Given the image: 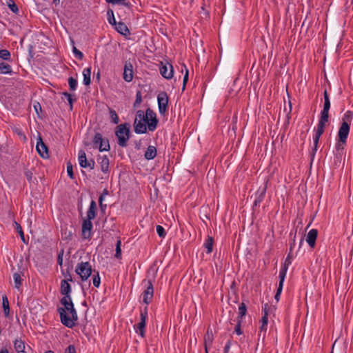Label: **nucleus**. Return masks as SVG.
Instances as JSON below:
<instances>
[{"label": "nucleus", "mask_w": 353, "mask_h": 353, "mask_svg": "<svg viewBox=\"0 0 353 353\" xmlns=\"http://www.w3.org/2000/svg\"><path fill=\"white\" fill-rule=\"evenodd\" d=\"M121 242L120 240H118L117 241L116 244V253H115V257L117 259H121Z\"/></svg>", "instance_id": "45"}, {"label": "nucleus", "mask_w": 353, "mask_h": 353, "mask_svg": "<svg viewBox=\"0 0 353 353\" xmlns=\"http://www.w3.org/2000/svg\"><path fill=\"white\" fill-rule=\"evenodd\" d=\"M143 302L148 305L152 300L154 296V288L151 280L147 281L146 289L142 293Z\"/></svg>", "instance_id": "13"}, {"label": "nucleus", "mask_w": 353, "mask_h": 353, "mask_svg": "<svg viewBox=\"0 0 353 353\" xmlns=\"http://www.w3.org/2000/svg\"><path fill=\"white\" fill-rule=\"evenodd\" d=\"M241 321H242V320L238 319L237 324L236 325V326L234 327V332H236V334L237 335H241L243 333V332H242V330L241 329Z\"/></svg>", "instance_id": "53"}, {"label": "nucleus", "mask_w": 353, "mask_h": 353, "mask_svg": "<svg viewBox=\"0 0 353 353\" xmlns=\"http://www.w3.org/2000/svg\"><path fill=\"white\" fill-rule=\"evenodd\" d=\"M72 52L77 59L79 60H82L83 58V54L75 46H73Z\"/></svg>", "instance_id": "47"}, {"label": "nucleus", "mask_w": 353, "mask_h": 353, "mask_svg": "<svg viewBox=\"0 0 353 353\" xmlns=\"http://www.w3.org/2000/svg\"><path fill=\"white\" fill-rule=\"evenodd\" d=\"M101 194L103 195L104 196H107L108 194V190L107 189H104Z\"/></svg>", "instance_id": "63"}, {"label": "nucleus", "mask_w": 353, "mask_h": 353, "mask_svg": "<svg viewBox=\"0 0 353 353\" xmlns=\"http://www.w3.org/2000/svg\"><path fill=\"white\" fill-rule=\"evenodd\" d=\"M36 149H37V152L41 157H43L44 159H47L49 157L48 147L43 143L41 137H39L37 140Z\"/></svg>", "instance_id": "15"}, {"label": "nucleus", "mask_w": 353, "mask_h": 353, "mask_svg": "<svg viewBox=\"0 0 353 353\" xmlns=\"http://www.w3.org/2000/svg\"><path fill=\"white\" fill-rule=\"evenodd\" d=\"M268 304H265L263 307V315L261 318V325L260 326V332H265L267 330L268 322V312L267 310Z\"/></svg>", "instance_id": "19"}, {"label": "nucleus", "mask_w": 353, "mask_h": 353, "mask_svg": "<svg viewBox=\"0 0 353 353\" xmlns=\"http://www.w3.org/2000/svg\"><path fill=\"white\" fill-rule=\"evenodd\" d=\"M169 98L165 91L160 92L157 95V103L159 114L165 116L168 111Z\"/></svg>", "instance_id": "9"}, {"label": "nucleus", "mask_w": 353, "mask_h": 353, "mask_svg": "<svg viewBox=\"0 0 353 353\" xmlns=\"http://www.w3.org/2000/svg\"><path fill=\"white\" fill-rule=\"evenodd\" d=\"M183 67L185 68V74L183 77V88H182V90L183 91L185 88V85L188 81V70L187 69L186 66L185 65H183Z\"/></svg>", "instance_id": "52"}, {"label": "nucleus", "mask_w": 353, "mask_h": 353, "mask_svg": "<svg viewBox=\"0 0 353 353\" xmlns=\"http://www.w3.org/2000/svg\"><path fill=\"white\" fill-rule=\"evenodd\" d=\"M97 210V203L94 200H92L88 208V210L87 212V219L90 221H92L94 219L96 216V212Z\"/></svg>", "instance_id": "23"}, {"label": "nucleus", "mask_w": 353, "mask_h": 353, "mask_svg": "<svg viewBox=\"0 0 353 353\" xmlns=\"http://www.w3.org/2000/svg\"><path fill=\"white\" fill-rule=\"evenodd\" d=\"M64 234L65 235V239H71L72 235L71 232H69L68 234H67V232H65Z\"/></svg>", "instance_id": "61"}, {"label": "nucleus", "mask_w": 353, "mask_h": 353, "mask_svg": "<svg viewBox=\"0 0 353 353\" xmlns=\"http://www.w3.org/2000/svg\"><path fill=\"white\" fill-rule=\"evenodd\" d=\"M157 156V148L153 145H149L145 152L144 157L147 160H152Z\"/></svg>", "instance_id": "27"}, {"label": "nucleus", "mask_w": 353, "mask_h": 353, "mask_svg": "<svg viewBox=\"0 0 353 353\" xmlns=\"http://www.w3.org/2000/svg\"><path fill=\"white\" fill-rule=\"evenodd\" d=\"M97 162L100 165L101 170L105 174H108L110 161L106 155L99 156L97 158Z\"/></svg>", "instance_id": "16"}, {"label": "nucleus", "mask_w": 353, "mask_h": 353, "mask_svg": "<svg viewBox=\"0 0 353 353\" xmlns=\"http://www.w3.org/2000/svg\"><path fill=\"white\" fill-rule=\"evenodd\" d=\"M34 108L36 111V112L39 114V111H41V107L39 102H36L34 103Z\"/></svg>", "instance_id": "58"}, {"label": "nucleus", "mask_w": 353, "mask_h": 353, "mask_svg": "<svg viewBox=\"0 0 353 353\" xmlns=\"http://www.w3.org/2000/svg\"><path fill=\"white\" fill-rule=\"evenodd\" d=\"M346 141H344L343 142H341L340 139H337V141L335 145V149L338 154H340L341 152L344 149Z\"/></svg>", "instance_id": "41"}, {"label": "nucleus", "mask_w": 353, "mask_h": 353, "mask_svg": "<svg viewBox=\"0 0 353 353\" xmlns=\"http://www.w3.org/2000/svg\"><path fill=\"white\" fill-rule=\"evenodd\" d=\"M148 318V307L140 310V319L139 322L134 325V329L136 333L140 335L142 338L145 336V327L146 319Z\"/></svg>", "instance_id": "6"}, {"label": "nucleus", "mask_w": 353, "mask_h": 353, "mask_svg": "<svg viewBox=\"0 0 353 353\" xmlns=\"http://www.w3.org/2000/svg\"><path fill=\"white\" fill-rule=\"evenodd\" d=\"M0 58L4 61H10L11 60V54L9 50L6 49L0 50Z\"/></svg>", "instance_id": "37"}, {"label": "nucleus", "mask_w": 353, "mask_h": 353, "mask_svg": "<svg viewBox=\"0 0 353 353\" xmlns=\"http://www.w3.org/2000/svg\"><path fill=\"white\" fill-rule=\"evenodd\" d=\"M134 72L133 65L130 61H125L123 68V78L126 82H131L133 80Z\"/></svg>", "instance_id": "14"}, {"label": "nucleus", "mask_w": 353, "mask_h": 353, "mask_svg": "<svg viewBox=\"0 0 353 353\" xmlns=\"http://www.w3.org/2000/svg\"><path fill=\"white\" fill-rule=\"evenodd\" d=\"M62 94L68 99V98H70V97H72V95L67 92H64L62 93Z\"/></svg>", "instance_id": "62"}, {"label": "nucleus", "mask_w": 353, "mask_h": 353, "mask_svg": "<svg viewBox=\"0 0 353 353\" xmlns=\"http://www.w3.org/2000/svg\"><path fill=\"white\" fill-rule=\"evenodd\" d=\"M70 281H61V287H60V292L64 296H71V286L69 284Z\"/></svg>", "instance_id": "24"}, {"label": "nucleus", "mask_w": 353, "mask_h": 353, "mask_svg": "<svg viewBox=\"0 0 353 353\" xmlns=\"http://www.w3.org/2000/svg\"><path fill=\"white\" fill-rule=\"evenodd\" d=\"M160 73L163 77L166 79H170L173 77V67L171 64L168 63L165 65H162L160 68Z\"/></svg>", "instance_id": "17"}, {"label": "nucleus", "mask_w": 353, "mask_h": 353, "mask_svg": "<svg viewBox=\"0 0 353 353\" xmlns=\"http://www.w3.org/2000/svg\"><path fill=\"white\" fill-rule=\"evenodd\" d=\"M130 124L127 123H121L116 128L115 134L118 139V145L122 148L127 146V142L130 139Z\"/></svg>", "instance_id": "4"}, {"label": "nucleus", "mask_w": 353, "mask_h": 353, "mask_svg": "<svg viewBox=\"0 0 353 353\" xmlns=\"http://www.w3.org/2000/svg\"><path fill=\"white\" fill-rule=\"evenodd\" d=\"M144 119L147 121L148 130L151 132L154 131L159 122L157 114L152 109L148 108L144 112Z\"/></svg>", "instance_id": "10"}, {"label": "nucleus", "mask_w": 353, "mask_h": 353, "mask_svg": "<svg viewBox=\"0 0 353 353\" xmlns=\"http://www.w3.org/2000/svg\"><path fill=\"white\" fill-rule=\"evenodd\" d=\"M61 272H62L63 276L65 277V279L63 281H68L72 282V278L70 273L69 270H61Z\"/></svg>", "instance_id": "48"}, {"label": "nucleus", "mask_w": 353, "mask_h": 353, "mask_svg": "<svg viewBox=\"0 0 353 353\" xmlns=\"http://www.w3.org/2000/svg\"><path fill=\"white\" fill-rule=\"evenodd\" d=\"M92 282H93V285L94 287H96V288L99 287L100 283H101V279L99 276V272H97L96 274H93Z\"/></svg>", "instance_id": "44"}, {"label": "nucleus", "mask_w": 353, "mask_h": 353, "mask_svg": "<svg viewBox=\"0 0 353 353\" xmlns=\"http://www.w3.org/2000/svg\"><path fill=\"white\" fill-rule=\"evenodd\" d=\"M105 196H104L103 195L101 194L99 198V205L100 207H102V203H103V201L104 200Z\"/></svg>", "instance_id": "60"}, {"label": "nucleus", "mask_w": 353, "mask_h": 353, "mask_svg": "<svg viewBox=\"0 0 353 353\" xmlns=\"http://www.w3.org/2000/svg\"><path fill=\"white\" fill-rule=\"evenodd\" d=\"M142 102V94L140 90H138L136 93V99L133 104L134 108H137Z\"/></svg>", "instance_id": "42"}, {"label": "nucleus", "mask_w": 353, "mask_h": 353, "mask_svg": "<svg viewBox=\"0 0 353 353\" xmlns=\"http://www.w3.org/2000/svg\"><path fill=\"white\" fill-rule=\"evenodd\" d=\"M13 132H15L19 136H23L24 138H26V137L24 136V134L23 133V132H22L21 128H14L13 129Z\"/></svg>", "instance_id": "57"}, {"label": "nucleus", "mask_w": 353, "mask_h": 353, "mask_svg": "<svg viewBox=\"0 0 353 353\" xmlns=\"http://www.w3.org/2000/svg\"><path fill=\"white\" fill-rule=\"evenodd\" d=\"M279 279H280V281H279V286L277 288L276 292L274 295V299L276 300V301H279L280 296L282 292L283 283L285 281V279H283V275L282 276V278H279Z\"/></svg>", "instance_id": "33"}, {"label": "nucleus", "mask_w": 353, "mask_h": 353, "mask_svg": "<svg viewBox=\"0 0 353 353\" xmlns=\"http://www.w3.org/2000/svg\"><path fill=\"white\" fill-rule=\"evenodd\" d=\"M239 316L238 319L242 320V319L245 316L247 312V306L244 303H241L239 305Z\"/></svg>", "instance_id": "35"}, {"label": "nucleus", "mask_w": 353, "mask_h": 353, "mask_svg": "<svg viewBox=\"0 0 353 353\" xmlns=\"http://www.w3.org/2000/svg\"><path fill=\"white\" fill-rule=\"evenodd\" d=\"M67 173H68V176L70 179H74V172H73L72 165L71 164L70 162H68L67 163Z\"/></svg>", "instance_id": "51"}, {"label": "nucleus", "mask_w": 353, "mask_h": 353, "mask_svg": "<svg viewBox=\"0 0 353 353\" xmlns=\"http://www.w3.org/2000/svg\"><path fill=\"white\" fill-rule=\"evenodd\" d=\"M324 104L323 109L321 112L320 119L317 125V128L315 130V134L313 137L314 146L310 152L311 160L314 159L315 154L318 149V143L321 136L323 134L326 123L328 122L329 110L330 108V100L329 94L327 90L323 92Z\"/></svg>", "instance_id": "1"}, {"label": "nucleus", "mask_w": 353, "mask_h": 353, "mask_svg": "<svg viewBox=\"0 0 353 353\" xmlns=\"http://www.w3.org/2000/svg\"><path fill=\"white\" fill-rule=\"evenodd\" d=\"M64 254V249H61L57 255V263L61 267L63 265V257Z\"/></svg>", "instance_id": "50"}, {"label": "nucleus", "mask_w": 353, "mask_h": 353, "mask_svg": "<svg viewBox=\"0 0 353 353\" xmlns=\"http://www.w3.org/2000/svg\"><path fill=\"white\" fill-rule=\"evenodd\" d=\"M290 235L292 236V241L290 244V252H292L293 248L295 245L296 232L294 234L291 232Z\"/></svg>", "instance_id": "54"}, {"label": "nucleus", "mask_w": 353, "mask_h": 353, "mask_svg": "<svg viewBox=\"0 0 353 353\" xmlns=\"http://www.w3.org/2000/svg\"><path fill=\"white\" fill-rule=\"evenodd\" d=\"M107 15H108V21L109 23L112 26H114L117 23V21L114 18V12L111 9H108L107 11Z\"/></svg>", "instance_id": "39"}, {"label": "nucleus", "mask_w": 353, "mask_h": 353, "mask_svg": "<svg viewBox=\"0 0 353 353\" xmlns=\"http://www.w3.org/2000/svg\"><path fill=\"white\" fill-rule=\"evenodd\" d=\"M317 236L318 230L316 229H312L308 232L306 236V241L311 248H314Z\"/></svg>", "instance_id": "18"}, {"label": "nucleus", "mask_w": 353, "mask_h": 353, "mask_svg": "<svg viewBox=\"0 0 353 353\" xmlns=\"http://www.w3.org/2000/svg\"><path fill=\"white\" fill-rule=\"evenodd\" d=\"M291 263H292V252H289V253L285 260L284 264L280 270L279 278H282L283 275V279L285 278L288 267Z\"/></svg>", "instance_id": "20"}, {"label": "nucleus", "mask_w": 353, "mask_h": 353, "mask_svg": "<svg viewBox=\"0 0 353 353\" xmlns=\"http://www.w3.org/2000/svg\"><path fill=\"white\" fill-rule=\"evenodd\" d=\"M105 1L108 3H111L112 5H119L123 6L125 7H130V3L127 0H105Z\"/></svg>", "instance_id": "34"}, {"label": "nucleus", "mask_w": 353, "mask_h": 353, "mask_svg": "<svg viewBox=\"0 0 353 353\" xmlns=\"http://www.w3.org/2000/svg\"><path fill=\"white\" fill-rule=\"evenodd\" d=\"M352 119L353 112L350 110L346 111L342 117V122L337 134V137L341 139V142L347 141Z\"/></svg>", "instance_id": "3"}, {"label": "nucleus", "mask_w": 353, "mask_h": 353, "mask_svg": "<svg viewBox=\"0 0 353 353\" xmlns=\"http://www.w3.org/2000/svg\"><path fill=\"white\" fill-rule=\"evenodd\" d=\"M23 270H19L18 272L13 274V279L14 282V288L19 290L22 285Z\"/></svg>", "instance_id": "22"}, {"label": "nucleus", "mask_w": 353, "mask_h": 353, "mask_svg": "<svg viewBox=\"0 0 353 353\" xmlns=\"http://www.w3.org/2000/svg\"><path fill=\"white\" fill-rule=\"evenodd\" d=\"M14 228L16 229V230L18 232V233L20 235V237L21 239V240L25 242V237H24V233H23V231L22 230V228L21 226L20 225L19 223H18L17 222L14 221Z\"/></svg>", "instance_id": "43"}, {"label": "nucleus", "mask_w": 353, "mask_h": 353, "mask_svg": "<svg viewBox=\"0 0 353 353\" xmlns=\"http://www.w3.org/2000/svg\"><path fill=\"white\" fill-rule=\"evenodd\" d=\"M24 174L29 183H31L34 182V179L33 172L32 170H26L24 172Z\"/></svg>", "instance_id": "46"}, {"label": "nucleus", "mask_w": 353, "mask_h": 353, "mask_svg": "<svg viewBox=\"0 0 353 353\" xmlns=\"http://www.w3.org/2000/svg\"><path fill=\"white\" fill-rule=\"evenodd\" d=\"M114 26L115 30L119 34L125 37L129 36L130 34V32L125 23L121 21H119L118 23L117 22L116 25H114Z\"/></svg>", "instance_id": "21"}, {"label": "nucleus", "mask_w": 353, "mask_h": 353, "mask_svg": "<svg viewBox=\"0 0 353 353\" xmlns=\"http://www.w3.org/2000/svg\"><path fill=\"white\" fill-rule=\"evenodd\" d=\"M134 130L137 134H145L147 132V121L144 119V112L138 110L134 121Z\"/></svg>", "instance_id": "5"}, {"label": "nucleus", "mask_w": 353, "mask_h": 353, "mask_svg": "<svg viewBox=\"0 0 353 353\" xmlns=\"http://www.w3.org/2000/svg\"><path fill=\"white\" fill-rule=\"evenodd\" d=\"M7 6L10 9V10L14 12V14H18L19 12V8L18 6L16 5L14 1L13 0H7L6 1Z\"/></svg>", "instance_id": "38"}, {"label": "nucleus", "mask_w": 353, "mask_h": 353, "mask_svg": "<svg viewBox=\"0 0 353 353\" xmlns=\"http://www.w3.org/2000/svg\"><path fill=\"white\" fill-rule=\"evenodd\" d=\"M204 347L208 348L212 345L214 341V336L212 330L208 328L206 334L204 336Z\"/></svg>", "instance_id": "25"}, {"label": "nucleus", "mask_w": 353, "mask_h": 353, "mask_svg": "<svg viewBox=\"0 0 353 353\" xmlns=\"http://www.w3.org/2000/svg\"><path fill=\"white\" fill-rule=\"evenodd\" d=\"M110 118L114 124H118L119 122V117L116 111L112 108H109Z\"/></svg>", "instance_id": "36"}, {"label": "nucleus", "mask_w": 353, "mask_h": 353, "mask_svg": "<svg viewBox=\"0 0 353 353\" xmlns=\"http://www.w3.org/2000/svg\"><path fill=\"white\" fill-rule=\"evenodd\" d=\"M92 223L89 219H84L82 223L81 236L83 239L90 240L92 237Z\"/></svg>", "instance_id": "12"}, {"label": "nucleus", "mask_w": 353, "mask_h": 353, "mask_svg": "<svg viewBox=\"0 0 353 353\" xmlns=\"http://www.w3.org/2000/svg\"><path fill=\"white\" fill-rule=\"evenodd\" d=\"M83 83L85 85H89L91 83V68H84L83 70Z\"/></svg>", "instance_id": "29"}, {"label": "nucleus", "mask_w": 353, "mask_h": 353, "mask_svg": "<svg viewBox=\"0 0 353 353\" xmlns=\"http://www.w3.org/2000/svg\"><path fill=\"white\" fill-rule=\"evenodd\" d=\"M68 84L70 90L71 91H74L77 88V80L75 78L70 77L68 78Z\"/></svg>", "instance_id": "40"}, {"label": "nucleus", "mask_w": 353, "mask_h": 353, "mask_svg": "<svg viewBox=\"0 0 353 353\" xmlns=\"http://www.w3.org/2000/svg\"><path fill=\"white\" fill-rule=\"evenodd\" d=\"M64 353H77L75 346L74 345H70L65 350Z\"/></svg>", "instance_id": "55"}, {"label": "nucleus", "mask_w": 353, "mask_h": 353, "mask_svg": "<svg viewBox=\"0 0 353 353\" xmlns=\"http://www.w3.org/2000/svg\"><path fill=\"white\" fill-rule=\"evenodd\" d=\"M0 353H9V352L6 348H3L1 350Z\"/></svg>", "instance_id": "64"}, {"label": "nucleus", "mask_w": 353, "mask_h": 353, "mask_svg": "<svg viewBox=\"0 0 353 353\" xmlns=\"http://www.w3.org/2000/svg\"><path fill=\"white\" fill-rule=\"evenodd\" d=\"M60 302L64 307L58 308V312L60 315L61 323L69 327L72 328L75 325V321L78 320V315L74 307L71 296H63Z\"/></svg>", "instance_id": "2"}, {"label": "nucleus", "mask_w": 353, "mask_h": 353, "mask_svg": "<svg viewBox=\"0 0 353 353\" xmlns=\"http://www.w3.org/2000/svg\"><path fill=\"white\" fill-rule=\"evenodd\" d=\"M75 101H76V99L75 98L73 99L72 96L68 99V103L70 104V110H72V108H73V103Z\"/></svg>", "instance_id": "59"}, {"label": "nucleus", "mask_w": 353, "mask_h": 353, "mask_svg": "<svg viewBox=\"0 0 353 353\" xmlns=\"http://www.w3.org/2000/svg\"><path fill=\"white\" fill-rule=\"evenodd\" d=\"M14 347L18 353L25 352V342L21 339H16L14 341Z\"/></svg>", "instance_id": "28"}, {"label": "nucleus", "mask_w": 353, "mask_h": 353, "mask_svg": "<svg viewBox=\"0 0 353 353\" xmlns=\"http://www.w3.org/2000/svg\"><path fill=\"white\" fill-rule=\"evenodd\" d=\"M214 239L212 237L208 236L203 244L204 248L206 249V253L210 254L213 250Z\"/></svg>", "instance_id": "30"}, {"label": "nucleus", "mask_w": 353, "mask_h": 353, "mask_svg": "<svg viewBox=\"0 0 353 353\" xmlns=\"http://www.w3.org/2000/svg\"><path fill=\"white\" fill-rule=\"evenodd\" d=\"M78 161L79 165L83 168H89L93 170L95 165V161L94 159H87L86 154L84 150H80L78 154Z\"/></svg>", "instance_id": "11"}, {"label": "nucleus", "mask_w": 353, "mask_h": 353, "mask_svg": "<svg viewBox=\"0 0 353 353\" xmlns=\"http://www.w3.org/2000/svg\"><path fill=\"white\" fill-rule=\"evenodd\" d=\"M92 148H97L100 152L109 151L110 145L107 139H103L101 133H95L92 138Z\"/></svg>", "instance_id": "8"}, {"label": "nucleus", "mask_w": 353, "mask_h": 353, "mask_svg": "<svg viewBox=\"0 0 353 353\" xmlns=\"http://www.w3.org/2000/svg\"><path fill=\"white\" fill-rule=\"evenodd\" d=\"M266 192V188H259L256 194V198L254 201V205H259L264 199Z\"/></svg>", "instance_id": "26"}, {"label": "nucleus", "mask_w": 353, "mask_h": 353, "mask_svg": "<svg viewBox=\"0 0 353 353\" xmlns=\"http://www.w3.org/2000/svg\"><path fill=\"white\" fill-rule=\"evenodd\" d=\"M92 272V265L89 262L79 263L75 268V272L79 275L82 281H87Z\"/></svg>", "instance_id": "7"}, {"label": "nucleus", "mask_w": 353, "mask_h": 353, "mask_svg": "<svg viewBox=\"0 0 353 353\" xmlns=\"http://www.w3.org/2000/svg\"><path fill=\"white\" fill-rule=\"evenodd\" d=\"M0 72L3 74H11L12 73V67L7 63H0Z\"/></svg>", "instance_id": "31"}, {"label": "nucleus", "mask_w": 353, "mask_h": 353, "mask_svg": "<svg viewBox=\"0 0 353 353\" xmlns=\"http://www.w3.org/2000/svg\"><path fill=\"white\" fill-rule=\"evenodd\" d=\"M2 307L5 316L8 317L10 314L9 301L6 295L2 296Z\"/></svg>", "instance_id": "32"}, {"label": "nucleus", "mask_w": 353, "mask_h": 353, "mask_svg": "<svg viewBox=\"0 0 353 353\" xmlns=\"http://www.w3.org/2000/svg\"><path fill=\"white\" fill-rule=\"evenodd\" d=\"M157 232L158 235L161 238H164L166 235V232L164 228L159 225L157 226Z\"/></svg>", "instance_id": "49"}, {"label": "nucleus", "mask_w": 353, "mask_h": 353, "mask_svg": "<svg viewBox=\"0 0 353 353\" xmlns=\"http://www.w3.org/2000/svg\"><path fill=\"white\" fill-rule=\"evenodd\" d=\"M231 345H232L231 340H228L224 347V350H223L224 353H229Z\"/></svg>", "instance_id": "56"}]
</instances>
